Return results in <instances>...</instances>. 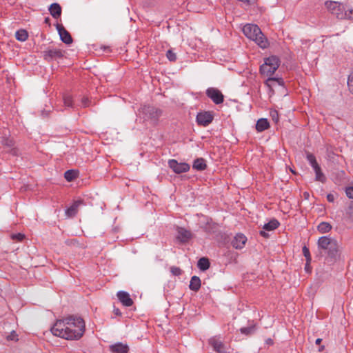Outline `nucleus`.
Returning a JSON list of instances; mask_svg holds the SVG:
<instances>
[{
  "instance_id": "f257e3e1",
  "label": "nucleus",
  "mask_w": 353,
  "mask_h": 353,
  "mask_svg": "<svg viewBox=\"0 0 353 353\" xmlns=\"http://www.w3.org/2000/svg\"><path fill=\"white\" fill-rule=\"evenodd\" d=\"M55 336L67 340H78L85 331V323L80 317L69 316L58 320L51 329Z\"/></svg>"
},
{
  "instance_id": "f03ea898",
  "label": "nucleus",
  "mask_w": 353,
  "mask_h": 353,
  "mask_svg": "<svg viewBox=\"0 0 353 353\" xmlns=\"http://www.w3.org/2000/svg\"><path fill=\"white\" fill-rule=\"evenodd\" d=\"M243 32L246 37L254 41L260 48L265 49L268 46V39L257 25H245L243 28Z\"/></svg>"
},
{
  "instance_id": "7ed1b4c3",
  "label": "nucleus",
  "mask_w": 353,
  "mask_h": 353,
  "mask_svg": "<svg viewBox=\"0 0 353 353\" xmlns=\"http://www.w3.org/2000/svg\"><path fill=\"white\" fill-rule=\"evenodd\" d=\"M318 247L327 251V254L334 257L339 251V245L336 240L330 236H321L318 240Z\"/></svg>"
},
{
  "instance_id": "20e7f679",
  "label": "nucleus",
  "mask_w": 353,
  "mask_h": 353,
  "mask_svg": "<svg viewBox=\"0 0 353 353\" xmlns=\"http://www.w3.org/2000/svg\"><path fill=\"white\" fill-rule=\"evenodd\" d=\"M280 65V60L276 56H270L264 60L260 67V72L265 77H271Z\"/></svg>"
},
{
  "instance_id": "39448f33",
  "label": "nucleus",
  "mask_w": 353,
  "mask_h": 353,
  "mask_svg": "<svg viewBox=\"0 0 353 353\" xmlns=\"http://www.w3.org/2000/svg\"><path fill=\"white\" fill-rule=\"evenodd\" d=\"M141 112L145 120L150 121L152 124H157L159 118L162 114V111L153 106L143 105L141 108Z\"/></svg>"
},
{
  "instance_id": "423d86ee",
  "label": "nucleus",
  "mask_w": 353,
  "mask_h": 353,
  "mask_svg": "<svg viewBox=\"0 0 353 353\" xmlns=\"http://www.w3.org/2000/svg\"><path fill=\"white\" fill-rule=\"evenodd\" d=\"M326 8L332 14L339 19H343L345 14H343V6L336 1H327L325 3Z\"/></svg>"
},
{
  "instance_id": "0eeeda50",
  "label": "nucleus",
  "mask_w": 353,
  "mask_h": 353,
  "mask_svg": "<svg viewBox=\"0 0 353 353\" xmlns=\"http://www.w3.org/2000/svg\"><path fill=\"white\" fill-rule=\"evenodd\" d=\"M206 95L215 103L220 104L223 102L224 97L221 92L215 88H209L206 90Z\"/></svg>"
},
{
  "instance_id": "6e6552de",
  "label": "nucleus",
  "mask_w": 353,
  "mask_h": 353,
  "mask_svg": "<svg viewBox=\"0 0 353 353\" xmlns=\"http://www.w3.org/2000/svg\"><path fill=\"white\" fill-rule=\"evenodd\" d=\"M169 167L176 174L186 172L190 170L189 164L186 163H179L174 159L168 161Z\"/></svg>"
},
{
  "instance_id": "1a4fd4ad",
  "label": "nucleus",
  "mask_w": 353,
  "mask_h": 353,
  "mask_svg": "<svg viewBox=\"0 0 353 353\" xmlns=\"http://www.w3.org/2000/svg\"><path fill=\"white\" fill-rule=\"evenodd\" d=\"M213 120V115L210 112H202L196 115V122L203 126L208 125Z\"/></svg>"
},
{
  "instance_id": "9d476101",
  "label": "nucleus",
  "mask_w": 353,
  "mask_h": 353,
  "mask_svg": "<svg viewBox=\"0 0 353 353\" xmlns=\"http://www.w3.org/2000/svg\"><path fill=\"white\" fill-rule=\"evenodd\" d=\"M176 238L181 243L188 242L192 236L191 232L184 228L178 227L176 228Z\"/></svg>"
},
{
  "instance_id": "9b49d317",
  "label": "nucleus",
  "mask_w": 353,
  "mask_h": 353,
  "mask_svg": "<svg viewBox=\"0 0 353 353\" xmlns=\"http://www.w3.org/2000/svg\"><path fill=\"white\" fill-rule=\"evenodd\" d=\"M57 29L60 36V39L63 43L68 45L72 43V38L70 34L62 25L57 24Z\"/></svg>"
},
{
  "instance_id": "f8f14e48",
  "label": "nucleus",
  "mask_w": 353,
  "mask_h": 353,
  "mask_svg": "<svg viewBox=\"0 0 353 353\" xmlns=\"http://www.w3.org/2000/svg\"><path fill=\"white\" fill-rule=\"evenodd\" d=\"M63 57V52L59 49H48L43 52L44 59L50 61L53 59L60 58Z\"/></svg>"
},
{
  "instance_id": "ddd939ff",
  "label": "nucleus",
  "mask_w": 353,
  "mask_h": 353,
  "mask_svg": "<svg viewBox=\"0 0 353 353\" xmlns=\"http://www.w3.org/2000/svg\"><path fill=\"white\" fill-rule=\"evenodd\" d=\"M120 302L125 307H130L132 305L133 301L130 298V294L125 291H119L117 294Z\"/></svg>"
},
{
  "instance_id": "4468645a",
  "label": "nucleus",
  "mask_w": 353,
  "mask_h": 353,
  "mask_svg": "<svg viewBox=\"0 0 353 353\" xmlns=\"http://www.w3.org/2000/svg\"><path fill=\"white\" fill-rule=\"evenodd\" d=\"M247 238L242 234H236L232 241V245L236 249H241L245 244Z\"/></svg>"
},
{
  "instance_id": "2eb2a0df",
  "label": "nucleus",
  "mask_w": 353,
  "mask_h": 353,
  "mask_svg": "<svg viewBox=\"0 0 353 353\" xmlns=\"http://www.w3.org/2000/svg\"><path fill=\"white\" fill-rule=\"evenodd\" d=\"M110 349L114 353H128L129 350L128 346L121 343L111 345Z\"/></svg>"
},
{
  "instance_id": "dca6fc26",
  "label": "nucleus",
  "mask_w": 353,
  "mask_h": 353,
  "mask_svg": "<svg viewBox=\"0 0 353 353\" xmlns=\"http://www.w3.org/2000/svg\"><path fill=\"white\" fill-rule=\"evenodd\" d=\"M49 11L52 17L58 19L61 14V7L57 3H53L49 8Z\"/></svg>"
},
{
  "instance_id": "f3484780",
  "label": "nucleus",
  "mask_w": 353,
  "mask_h": 353,
  "mask_svg": "<svg viewBox=\"0 0 353 353\" xmlns=\"http://www.w3.org/2000/svg\"><path fill=\"white\" fill-rule=\"evenodd\" d=\"M82 204L81 201H77L73 203V204L68 208L66 211L65 214L68 217H72L76 215V214L78 212L79 207Z\"/></svg>"
},
{
  "instance_id": "a211bd4d",
  "label": "nucleus",
  "mask_w": 353,
  "mask_h": 353,
  "mask_svg": "<svg viewBox=\"0 0 353 353\" xmlns=\"http://www.w3.org/2000/svg\"><path fill=\"white\" fill-rule=\"evenodd\" d=\"M268 77V79L265 81V85L270 88H272L276 84L279 85H283L284 83V81L282 78H276L271 77Z\"/></svg>"
},
{
  "instance_id": "6ab92c4d",
  "label": "nucleus",
  "mask_w": 353,
  "mask_h": 353,
  "mask_svg": "<svg viewBox=\"0 0 353 353\" xmlns=\"http://www.w3.org/2000/svg\"><path fill=\"white\" fill-rule=\"evenodd\" d=\"M192 167L194 170L199 171L204 170L207 167L206 161L203 158H198L194 160Z\"/></svg>"
},
{
  "instance_id": "aec40b11",
  "label": "nucleus",
  "mask_w": 353,
  "mask_h": 353,
  "mask_svg": "<svg viewBox=\"0 0 353 353\" xmlns=\"http://www.w3.org/2000/svg\"><path fill=\"white\" fill-rule=\"evenodd\" d=\"M270 127L269 122L266 119H260L256 124V129L258 132H263Z\"/></svg>"
},
{
  "instance_id": "412c9836",
  "label": "nucleus",
  "mask_w": 353,
  "mask_h": 353,
  "mask_svg": "<svg viewBox=\"0 0 353 353\" xmlns=\"http://www.w3.org/2000/svg\"><path fill=\"white\" fill-rule=\"evenodd\" d=\"M189 287H190V289L193 291H195V292L198 291L201 288L200 279L196 276H192L190 280V283Z\"/></svg>"
},
{
  "instance_id": "4be33fe9",
  "label": "nucleus",
  "mask_w": 353,
  "mask_h": 353,
  "mask_svg": "<svg viewBox=\"0 0 353 353\" xmlns=\"http://www.w3.org/2000/svg\"><path fill=\"white\" fill-rule=\"evenodd\" d=\"M307 159L311 166L313 168L315 173L321 171V167L315 159V156H307Z\"/></svg>"
},
{
  "instance_id": "5701e85b",
  "label": "nucleus",
  "mask_w": 353,
  "mask_h": 353,
  "mask_svg": "<svg viewBox=\"0 0 353 353\" xmlns=\"http://www.w3.org/2000/svg\"><path fill=\"white\" fill-rule=\"evenodd\" d=\"M307 159L311 166L313 168L315 173L321 171V167L315 159V156H307Z\"/></svg>"
},
{
  "instance_id": "b1692460",
  "label": "nucleus",
  "mask_w": 353,
  "mask_h": 353,
  "mask_svg": "<svg viewBox=\"0 0 353 353\" xmlns=\"http://www.w3.org/2000/svg\"><path fill=\"white\" fill-rule=\"evenodd\" d=\"M78 174L79 172L76 170H69L65 172L64 176L68 181H72L78 176Z\"/></svg>"
},
{
  "instance_id": "393cba45",
  "label": "nucleus",
  "mask_w": 353,
  "mask_h": 353,
  "mask_svg": "<svg viewBox=\"0 0 353 353\" xmlns=\"http://www.w3.org/2000/svg\"><path fill=\"white\" fill-rule=\"evenodd\" d=\"M16 39L19 41H25L28 39V34L26 30H17L15 34Z\"/></svg>"
},
{
  "instance_id": "a878e982",
  "label": "nucleus",
  "mask_w": 353,
  "mask_h": 353,
  "mask_svg": "<svg viewBox=\"0 0 353 353\" xmlns=\"http://www.w3.org/2000/svg\"><path fill=\"white\" fill-rule=\"evenodd\" d=\"M279 225V223L276 219H272L270 221H269L268 223H265L263 226V229L272 231L277 228Z\"/></svg>"
},
{
  "instance_id": "bb28decb",
  "label": "nucleus",
  "mask_w": 353,
  "mask_h": 353,
  "mask_svg": "<svg viewBox=\"0 0 353 353\" xmlns=\"http://www.w3.org/2000/svg\"><path fill=\"white\" fill-rule=\"evenodd\" d=\"M198 268L203 271L208 270L210 267V262L207 258L203 257L198 261Z\"/></svg>"
},
{
  "instance_id": "cd10ccee",
  "label": "nucleus",
  "mask_w": 353,
  "mask_h": 353,
  "mask_svg": "<svg viewBox=\"0 0 353 353\" xmlns=\"http://www.w3.org/2000/svg\"><path fill=\"white\" fill-rule=\"evenodd\" d=\"M209 343L215 350H217L219 348H223L224 346L222 342L216 337L210 339Z\"/></svg>"
},
{
  "instance_id": "c85d7f7f",
  "label": "nucleus",
  "mask_w": 353,
  "mask_h": 353,
  "mask_svg": "<svg viewBox=\"0 0 353 353\" xmlns=\"http://www.w3.org/2000/svg\"><path fill=\"white\" fill-rule=\"evenodd\" d=\"M317 228L321 233H327L331 230L332 226L329 223L321 222Z\"/></svg>"
},
{
  "instance_id": "c756f323",
  "label": "nucleus",
  "mask_w": 353,
  "mask_h": 353,
  "mask_svg": "<svg viewBox=\"0 0 353 353\" xmlns=\"http://www.w3.org/2000/svg\"><path fill=\"white\" fill-rule=\"evenodd\" d=\"M315 180L317 181H320L321 183H325L326 181V177L322 171L315 173Z\"/></svg>"
},
{
  "instance_id": "7c9ffc66",
  "label": "nucleus",
  "mask_w": 353,
  "mask_h": 353,
  "mask_svg": "<svg viewBox=\"0 0 353 353\" xmlns=\"http://www.w3.org/2000/svg\"><path fill=\"white\" fill-rule=\"evenodd\" d=\"M347 86L350 92L353 94V71L348 77L347 79Z\"/></svg>"
},
{
  "instance_id": "2f4dec72",
  "label": "nucleus",
  "mask_w": 353,
  "mask_h": 353,
  "mask_svg": "<svg viewBox=\"0 0 353 353\" xmlns=\"http://www.w3.org/2000/svg\"><path fill=\"white\" fill-rule=\"evenodd\" d=\"M63 103L65 106L72 107V99L70 95H65L63 97Z\"/></svg>"
},
{
  "instance_id": "473e14b6",
  "label": "nucleus",
  "mask_w": 353,
  "mask_h": 353,
  "mask_svg": "<svg viewBox=\"0 0 353 353\" xmlns=\"http://www.w3.org/2000/svg\"><path fill=\"white\" fill-rule=\"evenodd\" d=\"M166 57L170 61H175L176 60V55L172 50L167 51Z\"/></svg>"
},
{
  "instance_id": "72a5a7b5",
  "label": "nucleus",
  "mask_w": 353,
  "mask_h": 353,
  "mask_svg": "<svg viewBox=\"0 0 353 353\" xmlns=\"http://www.w3.org/2000/svg\"><path fill=\"white\" fill-rule=\"evenodd\" d=\"M11 238L12 240H14L17 241H22L25 238V235L21 233L13 234L11 235Z\"/></svg>"
},
{
  "instance_id": "f704fd0d",
  "label": "nucleus",
  "mask_w": 353,
  "mask_h": 353,
  "mask_svg": "<svg viewBox=\"0 0 353 353\" xmlns=\"http://www.w3.org/2000/svg\"><path fill=\"white\" fill-rule=\"evenodd\" d=\"M303 254L305 256L307 262L310 263V261H311L310 254L309 249L306 246H304L303 248Z\"/></svg>"
},
{
  "instance_id": "c9c22d12",
  "label": "nucleus",
  "mask_w": 353,
  "mask_h": 353,
  "mask_svg": "<svg viewBox=\"0 0 353 353\" xmlns=\"http://www.w3.org/2000/svg\"><path fill=\"white\" fill-rule=\"evenodd\" d=\"M170 272L174 276H179L182 273V270L179 267L176 266H172L170 268Z\"/></svg>"
},
{
  "instance_id": "e433bc0d",
  "label": "nucleus",
  "mask_w": 353,
  "mask_h": 353,
  "mask_svg": "<svg viewBox=\"0 0 353 353\" xmlns=\"http://www.w3.org/2000/svg\"><path fill=\"white\" fill-rule=\"evenodd\" d=\"M345 193L348 198L353 199V186L346 188Z\"/></svg>"
},
{
  "instance_id": "4c0bfd02",
  "label": "nucleus",
  "mask_w": 353,
  "mask_h": 353,
  "mask_svg": "<svg viewBox=\"0 0 353 353\" xmlns=\"http://www.w3.org/2000/svg\"><path fill=\"white\" fill-rule=\"evenodd\" d=\"M347 215L349 218L353 219V203L349 206Z\"/></svg>"
},
{
  "instance_id": "58836bf2",
  "label": "nucleus",
  "mask_w": 353,
  "mask_h": 353,
  "mask_svg": "<svg viewBox=\"0 0 353 353\" xmlns=\"http://www.w3.org/2000/svg\"><path fill=\"white\" fill-rule=\"evenodd\" d=\"M81 103L83 107H87L89 105V99L88 98H83L81 100Z\"/></svg>"
},
{
  "instance_id": "ea45409f",
  "label": "nucleus",
  "mask_w": 353,
  "mask_h": 353,
  "mask_svg": "<svg viewBox=\"0 0 353 353\" xmlns=\"http://www.w3.org/2000/svg\"><path fill=\"white\" fill-rule=\"evenodd\" d=\"M327 199L329 202H334L335 198L332 194H328L327 195Z\"/></svg>"
},
{
  "instance_id": "a19ab883",
  "label": "nucleus",
  "mask_w": 353,
  "mask_h": 353,
  "mask_svg": "<svg viewBox=\"0 0 353 353\" xmlns=\"http://www.w3.org/2000/svg\"><path fill=\"white\" fill-rule=\"evenodd\" d=\"M8 340H17V334L13 332L10 335L8 336Z\"/></svg>"
},
{
  "instance_id": "79ce46f5",
  "label": "nucleus",
  "mask_w": 353,
  "mask_h": 353,
  "mask_svg": "<svg viewBox=\"0 0 353 353\" xmlns=\"http://www.w3.org/2000/svg\"><path fill=\"white\" fill-rule=\"evenodd\" d=\"M271 114H272V119L274 120L276 122H277V121L279 119L277 112L274 111V112H272Z\"/></svg>"
},
{
  "instance_id": "37998d69",
  "label": "nucleus",
  "mask_w": 353,
  "mask_h": 353,
  "mask_svg": "<svg viewBox=\"0 0 353 353\" xmlns=\"http://www.w3.org/2000/svg\"><path fill=\"white\" fill-rule=\"evenodd\" d=\"M3 143L8 146H12L13 145L12 141L11 139H6Z\"/></svg>"
},
{
  "instance_id": "c03bdc74",
  "label": "nucleus",
  "mask_w": 353,
  "mask_h": 353,
  "mask_svg": "<svg viewBox=\"0 0 353 353\" xmlns=\"http://www.w3.org/2000/svg\"><path fill=\"white\" fill-rule=\"evenodd\" d=\"M218 353H228L227 350L223 346V348H219L217 350H216Z\"/></svg>"
},
{
  "instance_id": "a18cd8bd",
  "label": "nucleus",
  "mask_w": 353,
  "mask_h": 353,
  "mask_svg": "<svg viewBox=\"0 0 353 353\" xmlns=\"http://www.w3.org/2000/svg\"><path fill=\"white\" fill-rule=\"evenodd\" d=\"M241 331L242 333H244V334H248V332H249L248 329L245 328V327L241 328Z\"/></svg>"
},
{
  "instance_id": "49530a36",
  "label": "nucleus",
  "mask_w": 353,
  "mask_h": 353,
  "mask_svg": "<svg viewBox=\"0 0 353 353\" xmlns=\"http://www.w3.org/2000/svg\"><path fill=\"white\" fill-rule=\"evenodd\" d=\"M266 343L268 344V345H272L273 344V341L271 339H268L266 340Z\"/></svg>"
},
{
  "instance_id": "de8ad7c7",
  "label": "nucleus",
  "mask_w": 353,
  "mask_h": 353,
  "mask_svg": "<svg viewBox=\"0 0 353 353\" xmlns=\"http://www.w3.org/2000/svg\"><path fill=\"white\" fill-rule=\"evenodd\" d=\"M260 234H261V236H263L264 237H267L268 236V234L265 231H261Z\"/></svg>"
},
{
  "instance_id": "09e8293b",
  "label": "nucleus",
  "mask_w": 353,
  "mask_h": 353,
  "mask_svg": "<svg viewBox=\"0 0 353 353\" xmlns=\"http://www.w3.org/2000/svg\"><path fill=\"white\" fill-rule=\"evenodd\" d=\"M114 314L117 315H121V314L119 309H115L114 310Z\"/></svg>"
},
{
  "instance_id": "8fccbe9b",
  "label": "nucleus",
  "mask_w": 353,
  "mask_h": 353,
  "mask_svg": "<svg viewBox=\"0 0 353 353\" xmlns=\"http://www.w3.org/2000/svg\"><path fill=\"white\" fill-rule=\"evenodd\" d=\"M321 341H322V339L319 338V339H317L316 340L315 343H316V345H319V344L321 343Z\"/></svg>"
},
{
  "instance_id": "3c124183",
  "label": "nucleus",
  "mask_w": 353,
  "mask_h": 353,
  "mask_svg": "<svg viewBox=\"0 0 353 353\" xmlns=\"http://www.w3.org/2000/svg\"><path fill=\"white\" fill-rule=\"evenodd\" d=\"M50 19H49V17H46V18L45 19L44 22H45L46 23H47V24H50Z\"/></svg>"
},
{
  "instance_id": "603ef678",
  "label": "nucleus",
  "mask_w": 353,
  "mask_h": 353,
  "mask_svg": "<svg viewBox=\"0 0 353 353\" xmlns=\"http://www.w3.org/2000/svg\"><path fill=\"white\" fill-rule=\"evenodd\" d=\"M309 268H310V263L307 262L306 265H305L306 271H309Z\"/></svg>"
},
{
  "instance_id": "864d4df0",
  "label": "nucleus",
  "mask_w": 353,
  "mask_h": 353,
  "mask_svg": "<svg viewBox=\"0 0 353 353\" xmlns=\"http://www.w3.org/2000/svg\"><path fill=\"white\" fill-rule=\"evenodd\" d=\"M323 350H324V346H323V345H322V346H321V347H319V352H322V351H323Z\"/></svg>"
}]
</instances>
